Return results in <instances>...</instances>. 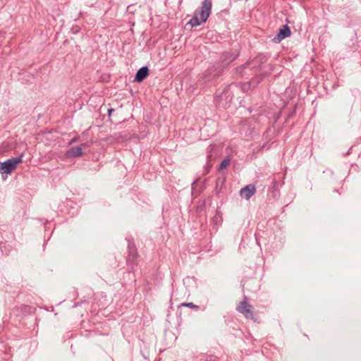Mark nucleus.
Masks as SVG:
<instances>
[{"mask_svg": "<svg viewBox=\"0 0 361 361\" xmlns=\"http://www.w3.org/2000/svg\"><path fill=\"white\" fill-rule=\"evenodd\" d=\"M255 186L254 185L250 184L240 189V195L242 197H244L245 200H248L255 193Z\"/></svg>", "mask_w": 361, "mask_h": 361, "instance_id": "obj_9", "label": "nucleus"}, {"mask_svg": "<svg viewBox=\"0 0 361 361\" xmlns=\"http://www.w3.org/2000/svg\"><path fill=\"white\" fill-rule=\"evenodd\" d=\"M181 306L188 307L195 309V310L199 309V306L193 304L192 302H184V303L181 304Z\"/></svg>", "mask_w": 361, "mask_h": 361, "instance_id": "obj_15", "label": "nucleus"}, {"mask_svg": "<svg viewBox=\"0 0 361 361\" xmlns=\"http://www.w3.org/2000/svg\"><path fill=\"white\" fill-rule=\"evenodd\" d=\"M227 67L219 61L214 66L209 68L204 73V77L209 78V80L214 79L219 77L226 69Z\"/></svg>", "mask_w": 361, "mask_h": 361, "instance_id": "obj_5", "label": "nucleus"}, {"mask_svg": "<svg viewBox=\"0 0 361 361\" xmlns=\"http://www.w3.org/2000/svg\"><path fill=\"white\" fill-rule=\"evenodd\" d=\"M114 111V109H109L107 111V114L109 116H111V114Z\"/></svg>", "mask_w": 361, "mask_h": 361, "instance_id": "obj_17", "label": "nucleus"}, {"mask_svg": "<svg viewBox=\"0 0 361 361\" xmlns=\"http://www.w3.org/2000/svg\"><path fill=\"white\" fill-rule=\"evenodd\" d=\"M232 99V97L228 90H224L220 95L216 96L215 100L216 103L219 106H221L223 108L226 109L228 106L229 103Z\"/></svg>", "mask_w": 361, "mask_h": 361, "instance_id": "obj_6", "label": "nucleus"}, {"mask_svg": "<svg viewBox=\"0 0 361 361\" xmlns=\"http://www.w3.org/2000/svg\"><path fill=\"white\" fill-rule=\"evenodd\" d=\"M267 60V58L266 56L260 54L256 56L252 61H248L242 66L237 68L236 73L240 75L242 77H244L247 75L245 71L246 69H251L254 68H258L262 63H265Z\"/></svg>", "mask_w": 361, "mask_h": 361, "instance_id": "obj_3", "label": "nucleus"}, {"mask_svg": "<svg viewBox=\"0 0 361 361\" xmlns=\"http://www.w3.org/2000/svg\"><path fill=\"white\" fill-rule=\"evenodd\" d=\"M67 157L70 158H75L82 156V146H74L70 148L67 152Z\"/></svg>", "mask_w": 361, "mask_h": 361, "instance_id": "obj_11", "label": "nucleus"}, {"mask_svg": "<svg viewBox=\"0 0 361 361\" xmlns=\"http://www.w3.org/2000/svg\"><path fill=\"white\" fill-rule=\"evenodd\" d=\"M212 7V2L211 0H204L201 6L195 11L194 16L188 24L190 25L191 27H196L205 23L211 13Z\"/></svg>", "mask_w": 361, "mask_h": 361, "instance_id": "obj_1", "label": "nucleus"}, {"mask_svg": "<svg viewBox=\"0 0 361 361\" xmlns=\"http://www.w3.org/2000/svg\"><path fill=\"white\" fill-rule=\"evenodd\" d=\"M229 162H230V159L228 158L224 159L220 163L218 170L221 171V170H223L224 169H225L229 164Z\"/></svg>", "mask_w": 361, "mask_h": 361, "instance_id": "obj_13", "label": "nucleus"}, {"mask_svg": "<svg viewBox=\"0 0 361 361\" xmlns=\"http://www.w3.org/2000/svg\"><path fill=\"white\" fill-rule=\"evenodd\" d=\"M87 145V143H84V144L82 145V147H86Z\"/></svg>", "mask_w": 361, "mask_h": 361, "instance_id": "obj_18", "label": "nucleus"}, {"mask_svg": "<svg viewBox=\"0 0 361 361\" xmlns=\"http://www.w3.org/2000/svg\"><path fill=\"white\" fill-rule=\"evenodd\" d=\"M247 298H245V300L240 302L237 306L236 310L244 315L247 319H250L254 322H257V317L252 312V307L246 301Z\"/></svg>", "mask_w": 361, "mask_h": 361, "instance_id": "obj_4", "label": "nucleus"}, {"mask_svg": "<svg viewBox=\"0 0 361 361\" xmlns=\"http://www.w3.org/2000/svg\"><path fill=\"white\" fill-rule=\"evenodd\" d=\"M216 192H219V188H217V189L216 188Z\"/></svg>", "mask_w": 361, "mask_h": 361, "instance_id": "obj_19", "label": "nucleus"}, {"mask_svg": "<svg viewBox=\"0 0 361 361\" xmlns=\"http://www.w3.org/2000/svg\"><path fill=\"white\" fill-rule=\"evenodd\" d=\"M291 34L290 29L287 25H283L279 30L277 35L273 38V42L279 43L283 39L289 37Z\"/></svg>", "mask_w": 361, "mask_h": 361, "instance_id": "obj_8", "label": "nucleus"}, {"mask_svg": "<svg viewBox=\"0 0 361 361\" xmlns=\"http://www.w3.org/2000/svg\"><path fill=\"white\" fill-rule=\"evenodd\" d=\"M149 70L147 66H142L135 73L134 80L137 82H142L149 75Z\"/></svg>", "mask_w": 361, "mask_h": 361, "instance_id": "obj_10", "label": "nucleus"}, {"mask_svg": "<svg viewBox=\"0 0 361 361\" xmlns=\"http://www.w3.org/2000/svg\"><path fill=\"white\" fill-rule=\"evenodd\" d=\"M137 254L135 252L130 251L128 257V262L131 264H136Z\"/></svg>", "mask_w": 361, "mask_h": 361, "instance_id": "obj_12", "label": "nucleus"}, {"mask_svg": "<svg viewBox=\"0 0 361 361\" xmlns=\"http://www.w3.org/2000/svg\"><path fill=\"white\" fill-rule=\"evenodd\" d=\"M204 361H218V360L215 356L208 355L205 357Z\"/></svg>", "mask_w": 361, "mask_h": 361, "instance_id": "obj_16", "label": "nucleus"}, {"mask_svg": "<svg viewBox=\"0 0 361 361\" xmlns=\"http://www.w3.org/2000/svg\"><path fill=\"white\" fill-rule=\"evenodd\" d=\"M238 52L225 51L221 54L219 62L228 67L231 62L238 58Z\"/></svg>", "mask_w": 361, "mask_h": 361, "instance_id": "obj_7", "label": "nucleus"}, {"mask_svg": "<svg viewBox=\"0 0 361 361\" xmlns=\"http://www.w3.org/2000/svg\"><path fill=\"white\" fill-rule=\"evenodd\" d=\"M23 154L16 157H12L4 161H0V173L3 180H6L7 175L11 174L23 162Z\"/></svg>", "mask_w": 361, "mask_h": 361, "instance_id": "obj_2", "label": "nucleus"}, {"mask_svg": "<svg viewBox=\"0 0 361 361\" xmlns=\"http://www.w3.org/2000/svg\"><path fill=\"white\" fill-rule=\"evenodd\" d=\"M271 184H272V188H273V192H274V196H276L277 195V193H278V191H277V185H278V182L276 180L274 179L271 182Z\"/></svg>", "mask_w": 361, "mask_h": 361, "instance_id": "obj_14", "label": "nucleus"}, {"mask_svg": "<svg viewBox=\"0 0 361 361\" xmlns=\"http://www.w3.org/2000/svg\"><path fill=\"white\" fill-rule=\"evenodd\" d=\"M216 192H219V188H217V189L216 188Z\"/></svg>", "mask_w": 361, "mask_h": 361, "instance_id": "obj_20", "label": "nucleus"}]
</instances>
